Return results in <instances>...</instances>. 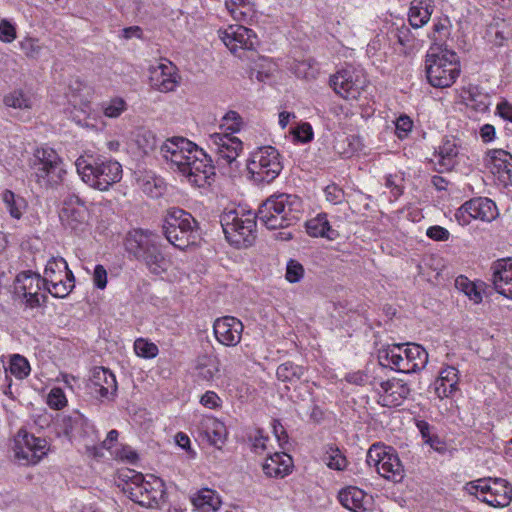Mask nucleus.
<instances>
[{
    "label": "nucleus",
    "instance_id": "obj_1",
    "mask_svg": "<svg viewBox=\"0 0 512 512\" xmlns=\"http://www.w3.org/2000/svg\"><path fill=\"white\" fill-rule=\"evenodd\" d=\"M125 249L130 257L143 263L151 274L161 275L170 267L160 237L150 230L130 231L125 239Z\"/></svg>",
    "mask_w": 512,
    "mask_h": 512
},
{
    "label": "nucleus",
    "instance_id": "obj_2",
    "mask_svg": "<svg viewBox=\"0 0 512 512\" xmlns=\"http://www.w3.org/2000/svg\"><path fill=\"white\" fill-rule=\"evenodd\" d=\"M301 212V199L282 193L268 197L259 206L256 216L268 229L274 230L293 225L299 220Z\"/></svg>",
    "mask_w": 512,
    "mask_h": 512
},
{
    "label": "nucleus",
    "instance_id": "obj_3",
    "mask_svg": "<svg viewBox=\"0 0 512 512\" xmlns=\"http://www.w3.org/2000/svg\"><path fill=\"white\" fill-rule=\"evenodd\" d=\"M75 166L83 182L100 191H107L122 179V166L116 160L82 155Z\"/></svg>",
    "mask_w": 512,
    "mask_h": 512
},
{
    "label": "nucleus",
    "instance_id": "obj_4",
    "mask_svg": "<svg viewBox=\"0 0 512 512\" xmlns=\"http://www.w3.org/2000/svg\"><path fill=\"white\" fill-rule=\"evenodd\" d=\"M126 483L122 491L130 500L148 509H158L166 493L164 482L154 476H144L134 470H128L122 475Z\"/></svg>",
    "mask_w": 512,
    "mask_h": 512
},
{
    "label": "nucleus",
    "instance_id": "obj_5",
    "mask_svg": "<svg viewBox=\"0 0 512 512\" xmlns=\"http://www.w3.org/2000/svg\"><path fill=\"white\" fill-rule=\"evenodd\" d=\"M162 229L168 242L180 250L195 245L200 239L199 223L191 213L179 207L166 211Z\"/></svg>",
    "mask_w": 512,
    "mask_h": 512
},
{
    "label": "nucleus",
    "instance_id": "obj_6",
    "mask_svg": "<svg viewBox=\"0 0 512 512\" xmlns=\"http://www.w3.org/2000/svg\"><path fill=\"white\" fill-rule=\"evenodd\" d=\"M457 54L448 49L431 48L425 57V72L429 84L435 88L450 87L460 75Z\"/></svg>",
    "mask_w": 512,
    "mask_h": 512
},
{
    "label": "nucleus",
    "instance_id": "obj_7",
    "mask_svg": "<svg viewBox=\"0 0 512 512\" xmlns=\"http://www.w3.org/2000/svg\"><path fill=\"white\" fill-rule=\"evenodd\" d=\"M256 214L251 211L240 214L237 210L225 211L220 216L227 241L237 248L251 246L256 239Z\"/></svg>",
    "mask_w": 512,
    "mask_h": 512
},
{
    "label": "nucleus",
    "instance_id": "obj_8",
    "mask_svg": "<svg viewBox=\"0 0 512 512\" xmlns=\"http://www.w3.org/2000/svg\"><path fill=\"white\" fill-rule=\"evenodd\" d=\"M283 169L281 156L272 146L258 147L247 160V170L251 178L258 184H269L274 181Z\"/></svg>",
    "mask_w": 512,
    "mask_h": 512
},
{
    "label": "nucleus",
    "instance_id": "obj_9",
    "mask_svg": "<svg viewBox=\"0 0 512 512\" xmlns=\"http://www.w3.org/2000/svg\"><path fill=\"white\" fill-rule=\"evenodd\" d=\"M33 174L40 187L53 189L64 179L66 169L62 159L51 148L37 149L34 155Z\"/></svg>",
    "mask_w": 512,
    "mask_h": 512
},
{
    "label": "nucleus",
    "instance_id": "obj_10",
    "mask_svg": "<svg viewBox=\"0 0 512 512\" xmlns=\"http://www.w3.org/2000/svg\"><path fill=\"white\" fill-rule=\"evenodd\" d=\"M366 462L370 467H375L383 478L394 483H399L404 478V467L397 451L391 446L372 444L367 451Z\"/></svg>",
    "mask_w": 512,
    "mask_h": 512
},
{
    "label": "nucleus",
    "instance_id": "obj_11",
    "mask_svg": "<svg viewBox=\"0 0 512 512\" xmlns=\"http://www.w3.org/2000/svg\"><path fill=\"white\" fill-rule=\"evenodd\" d=\"M466 490L492 507H505L512 500V487L502 478L478 479L467 483Z\"/></svg>",
    "mask_w": 512,
    "mask_h": 512
},
{
    "label": "nucleus",
    "instance_id": "obj_12",
    "mask_svg": "<svg viewBox=\"0 0 512 512\" xmlns=\"http://www.w3.org/2000/svg\"><path fill=\"white\" fill-rule=\"evenodd\" d=\"M329 83L335 93L346 100L360 99L368 86L365 74L352 67L342 69L332 75Z\"/></svg>",
    "mask_w": 512,
    "mask_h": 512
},
{
    "label": "nucleus",
    "instance_id": "obj_13",
    "mask_svg": "<svg viewBox=\"0 0 512 512\" xmlns=\"http://www.w3.org/2000/svg\"><path fill=\"white\" fill-rule=\"evenodd\" d=\"M48 451V442L20 429L14 438L15 458L22 465L37 464Z\"/></svg>",
    "mask_w": 512,
    "mask_h": 512
},
{
    "label": "nucleus",
    "instance_id": "obj_14",
    "mask_svg": "<svg viewBox=\"0 0 512 512\" xmlns=\"http://www.w3.org/2000/svg\"><path fill=\"white\" fill-rule=\"evenodd\" d=\"M196 149L198 146L195 143L183 137H172L159 145L161 156L170 162L171 168L177 169L182 174Z\"/></svg>",
    "mask_w": 512,
    "mask_h": 512
},
{
    "label": "nucleus",
    "instance_id": "obj_15",
    "mask_svg": "<svg viewBox=\"0 0 512 512\" xmlns=\"http://www.w3.org/2000/svg\"><path fill=\"white\" fill-rule=\"evenodd\" d=\"M210 137L216 146V165L220 168L237 169V158L243 149L242 141L228 134L215 133Z\"/></svg>",
    "mask_w": 512,
    "mask_h": 512
},
{
    "label": "nucleus",
    "instance_id": "obj_16",
    "mask_svg": "<svg viewBox=\"0 0 512 512\" xmlns=\"http://www.w3.org/2000/svg\"><path fill=\"white\" fill-rule=\"evenodd\" d=\"M212 162L211 157L203 149L198 148L194 151V155L183 175L194 186L204 187L210 184V180L215 175V166Z\"/></svg>",
    "mask_w": 512,
    "mask_h": 512
},
{
    "label": "nucleus",
    "instance_id": "obj_17",
    "mask_svg": "<svg viewBox=\"0 0 512 512\" xmlns=\"http://www.w3.org/2000/svg\"><path fill=\"white\" fill-rule=\"evenodd\" d=\"M62 225L75 232L83 231L86 226L87 209L84 201L77 195L67 196L59 213Z\"/></svg>",
    "mask_w": 512,
    "mask_h": 512
},
{
    "label": "nucleus",
    "instance_id": "obj_18",
    "mask_svg": "<svg viewBox=\"0 0 512 512\" xmlns=\"http://www.w3.org/2000/svg\"><path fill=\"white\" fill-rule=\"evenodd\" d=\"M220 38L233 54H236L239 49L255 50L259 45L255 32L242 25L229 26L221 32Z\"/></svg>",
    "mask_w": 512,
    "mask_h": 512
},
{
    "label": "nucleus",
    "instance_id": "obj_19",
    "mask_svg": "<svg viewBox=\"0 0 512 512\" xmlns=\"http://www.w3.org/2000/svg\"><path fill=\"white\" fill-rule=\"evenodd\" d=\"M89 393L96 398L112 400L117 392L115 375L107 368L95 367L87 384Z\"/></svg>",
    "mask_w": 512,
    "mask_h": 512
},
{
    "label": "nucleus",
    "instance_id": "obj_20",
    "mask_svg": "<svg viewBox=\"0 0 512 512\" xmlns=\"http://www.w3.org/2000/svg\"><path fill=\"white\" fill-rule=\"evenodd\" d=\"M243 329V323L233 316L218 318L213 324L217 341L228 347H234L240 343Z\"/></svg>",
    "mask_w": 512,
    "mask_h": 512
},
{
    "label": "nucleus",
    "instance_id": "obj_21",
    "mask_svg": "<svg viewBox=\"0 0 512 512\" xmlns=\"http://www.w3.org/2000/svg\"><path fill=\"white\" fill-rule=\"evenodd\" d=\"M383 395L380 396L379 403L383 407H398L410 395L411 388L403 379L392 378L380 384Z\"/></svg>",
    "mask_w": 512,
    "mask_h": 512
},
{
    "label": "nucleus",
    "instance_id": "obj_22",
    "mask_svg": "<svg viewBox=\"0 0 512 512\" xmlns=\"http://www.w3.org/2000/svg\"><path fill=\"white\" fill-rule=\"evenodd\" d=\"M494 289L502 296L512 299V261L500 259L492 266Z\"/></svg>",
    "mask_w": 512,
    "mask_h": 512
},
{
    "label": "nucleus",
    "instance_id": "obj_23",
    "mask_svg": "<svg viewBox=\"0 0 512 512\" xmlns=\"http://www.w3.org/2000/svg\"><path fill=\"white\" fill-rule=\"evenodd\" d=\"M340 504L352 512H368L370 497L360 488L348 486L341 489L337 496Z\"/></svg>",
    "mask_w": 512,
    "mask_h": 512
},
{
    "label": "nucleus",
    "instance_id": "obj_24",
    "mask_svg": "<svg viewBox=\"0 0 512 512\" xmlns=\"http://www.w3.org/2000/svg\"><path fill=\"white\" fill-rule=\"evenodd\" d=\"M176 70L172 62L160 63L152 71V86L161 92L173 91L178 83Z\"/></svg>",
    "mask_w": 512,
    "mask_h": 512
},
{
    "label": "nucleus",
    "instance_id": "obj_25",
    "mask_svg": "<svg viewBox=\"0 0 512 512\" xmlns=\"http://www.w3.org/2000/svg\"><path fill=\"white\" fill-rule=\"evenodd\" d=\"M458 370L452 366L442 369L433 387L438 398L451 397L458 390Z\"/></svg>",
    "mask_w": 512,
    "mask_h": 512
},
{
    "label": "nucleus",
    "instance_id": "obj_26",
    "mask_svg": "<svg viewBox=\"0 0 512 512\" xmlns=\"http://www.w3.org/2000/svg\"><path fill=\"white\" fill-rule=\"evenodd\" d=\"M403 346L404 344H394L391 347L380 350L378 353L380 364L390 367L397 372L410 373L407 362L405 361Z\"/></svg>",
    "mask_w": 512,
    "mask_h": 512
},
{
    "label": "nucleus",
    "instance_id": "obj_27",
    "mask_svg": "<svg viewBox=\"0 0 512 512\" xmlns=\"http://www.w3.org/2000/svg\"><path fill=\"white\" fill-rule=\"evenodd\" d=\"M293 461L285 452L270 455L263 464V472L268 477L283 478L291 472Z\"/></svg>",
    "mask_w": 512,
    "mask_h": 512
},
{
    "label": "nucleus",
    "instance_id": "obj_28",
    "mask_svg": "<svg viewBox=\"0 0 512 512\" xmlns=\"http://www.w3.org/2000/svg\"><path fill=\"white\" fill-rule=\"evenodd\" d=\"M64 433L67 436H85L93 431V425L79 411L74 410L62 419Z\"/></svg>",
    "mask_w": 512,
    "mask_h": 512
},
{
    "label": "nucleus",
    "instance_id": "obj_29",
    "mask_svg": "<svg viewBox=\"0 0 512 512\" xmlns=\"http://www.w3.org/2000/svg\"><path fill=\"white\" fill-rule=\"evenodd\" d=\"M433 0H413L409 9V23L413 28H421L433 13Z\"/></svg>",
    "mask_w": 512,
    "mask_h": 512
},
{
    "label": "nucleus",
    "instance_id": "obj_30",
    "mask_svg": "<svg viewBox=\"0 0 512 512\" xmlns=\"http://www.w3.org/2000/svg\"><path fill=\"white\" fill-rule=\"evenodd\" d=\"M468 208L471 210L473 219L491 222L498 216L495 203L486 197H478L468 200Z\"/></svg>",
    "mask_w": 512,
    "mask_h": 512
},
{
    "label": "nucleus",
    "instance_id": "obj_31",
    "mask_svg": "<svg viewBox=\"0 0 512 512\" xmlns=\"http://www.w3.org/2000/svg\"><path fill=\"white\" fill-rule=\"evenodd\" d=\"M493 173L503 176L506 174L508 178L512 174V155L503 149H493L487 152L486 158Z\"/></svg>",
    "mask_w": 512,
    "mask_h": 512
},
{
    "label": "nucleus",
    "instance_id": "obj_32",
    "mask_svg": "<svg viewBox=\"0 0 512 512\" xmlns=\"http://www.w3.org/2000/svg\"><path fill=\"white\" fill-rule=\"evenodd\" d=\"M306 231L311 237H323L328 240H335L338 238L339 233L333 229L324 213L318 214L306 222Z\"/></svg>",
    "mask_w": 512,
    "mask_h": 512
},
{
    "label": "nucleus",
    "instance_id": "obj_33",
    "mask_svg": "<svg viewBox=\"0 0 512 512\" xmlns=\"http://www.w3.org/2000/svg\"><path fill=\"white\" fill-rule=\"evenodd\" d=\"M486 35L495 46H503L508 39L512 38L511 24L505 19L493 18L487 27Z\"/></svg>",
    "mask_w": 512,
    "mask_h": 512
},
{
    "label": "nucleus",
    "instance_id": "obj_34",
    "mask_svg": "<svg viewBox=\"0 0 512 512\" xmlns=\"http://www.w3.org/2000/svg\"><path fill=\"white\" fill-rule=\"evenodd\" d=\"M45 287L46 284L39 274L23 271L16 277L14 292L17 296H20L22 292H40Z\"/></svg>",
    "mask_w": 512,
    "mask_h": 512
},
{
    "label": "nucleus",
    "instance_id": "obj_35",
    "mask_svg": "<svg viewBox=\"0 0 512 512\" xmlns=\"http://www.w3.org/2000/svg\"><path fill=\"white\" fill-rule=\"evenodd\" d=\"M406 348L403 350L407 367L410 373L417 372L425 368L428 362L427 351L419 344H404Z\"/></svg>",
    "mask_w": 512,
    "mask_h": 512
},
{
    "label": "nucleus",
    "instance_id": "obj_36",
    "mask_svg": "<svg viewBox=\"0 0 512 512\" xmlns=\"http://www.w3.org/2000/svg\"><path fill=\"white\" fill-rule=\"evenodd\" d=\"M438 164L441 166V172L444 170H451L456 164L458 156V147L454 139H443L441 145L436 150Z\"/></svg>",
    "mask_w": 512,
    "mask_h": 512
},
{
    "label": "nucleus",
    "instance_id": "obj_37",
    "mask_svg": "<svg viewBox=\"0 0 512 512\" xmlns=\"http://www.w3.org/2000/svg\"><path fill=\"white\" fill-rule=\"evenodd\" d=\"M306 370L304 366L287 361L277 367L276 376L282 382L296 384L302 380Z\"/></svg>",
    "mask_w": 512,
    "mask_h": 512
},
{
    "label": "nucleus",
    "instance_id": "obj_38",
    "mask_svg": "<svg viewBox=\"0 0 512 512\" xmlns=\"http://www.w3.org/2000/svg\"><path fill=\"white\" fill-rule=\"evenodd\" d=\"M219 360L207 354L200 355L196 359L195 369L197 376L205 381H210L219 372Z\"/></svg>",
    "mask_w": 512,
    "mask_h": 512
},
{
    "label": "nucleus",
    "instance_id": "obj_39",
    "mask_svg": "<svg viewBox=\"0 0 512 512\" xmlns=\"http://www.w3.org/2000/svg\"><path fill=\"white\" fill-rule=\"evenodd\" d=\"M192 502L196 508L204 512L209 510L216 511L221 505V500L216 491L209 488H203L198 491L192 498Z\"/></svg>",
    "mask_w": 512,
    "mask_h": 512
},
{
    "label": "nucleus",
    "instance_id": "obj_40",
    "mask_svg": "<svg viewBox=\"0 0 512 512\" xmlns=\"http://www.w3.org/2000/svg\"><path fill=\"white\" fill-rule=\"evenodd\" d=\"M65 280L62 277L56 278L53 282H48L45 290H47L53 297L64 298L74 288V275L72 271L67 270L65 273Z\"/></svg>",
    "mask_w": 512,
    "mask_h": 512
},
{
    "label": "nucleus",
    "instance_id": "obj_41",
    "mask_svg": "<svg viewBox=\"0 0 512 512\" xmlns=\"http://www.w3.org/2000/svg\"><path fill=\"white\" fill-rule=\"evenodd\" d=\"M3 103L7 107L15 109H31L33 99L28 92L22 89H15L4 96Z\"/></svg>",
    "mask_w": 512,
    "mask_h": 512
},
{
    "label": "nucleus",
    "instance_id": "obj_42",
    "mask_svg": "<svg viewBox=\"0 0 512 512\" xmlns=\"http://www.w3.org/2000/svg\"><path fill=\"white\" fill-rule=\"evenodd\" d=\"M2 200L13 218L20 219L22 217L23 211L27 207L23 197L14 194L11 190H5L2 193Z\"/></svg>",
    "mask_w": 512,
    "mask_h": 512
},
{
    "label": "nucleus",
    "instance_id": "obj_43",
    "mask_svg": "<svg viewBox=\"0 0 512 512\" xmlns=\"http://www.w3.org/2000/svg\"><path fill=\"white\" fill-rule=\"evenodd\" d=\"M455 286L475 304L482 301L480 287L476 283L470 281L467 277L463 275L458 276L455 280Z\"/></svg>",
    "mask_w": 512,
    "mask_h": 512
},
{
    "label": "nucleus",
    "instance_id": "obj_44",
    "mask_svg": "<svg viewBox=\"0 0 512 512\" xmlns=\"http://www.w3.org/2000/svg\"><path fill=\"white\" fill-rule=\"evenodd\" d=\"M323 461L329 468L338 471L344 470L347 466L346 457L341 453L338 447L332 445L326 447Z\"/></svg>",
    "mask_w": 512,
    "mask_h": 512
},
{
    "label": "nucleus",
    "instance_id": "obj_45",
    "mask_svg": "<svg viewBox=\"0 0 512 512\" xmlns=\"http://www.w3.org/2000/svg\"><path fill=\"white\" fill-rule=\"evenodd\" d=\"M68 265L67 262L63 259H51L48 261L45 270H44V277L42 280L47 285L48 282H53L56 278L62 277V273L64 274L67 272Z\"/></svg>",
    "mask_w": 512,
    "mask_h": 512
},
{
    "label": "nucleus",
    "instance_id": "obj_46",
    "mask_svg": "<svg viewBox=\"0 0 512 512\" xmlns=\"http://www.w3.org/2000/svg\"><path fill=\"white\" fill-rule=\"evenodd\" d=\"M225 433L226 429L224 424L216 419L210 420V425L206 427V435L209 442L217 447L224 444Z\"/></svg>",
    "mask_w": 512,
    "mask_h": 512
},
{
    "label": "nucleus",
    "instance_id": "obj_47",
    "mask_svg": "<svg viewBox=\"0 0 512 512\" xmlns=\"http://www.w3.org/2000/svg\"><path fill=\"white\" fill-rule=\"evenodd\" d=\"M9 370L16 378L24 379L29 375L31 369L28 360L24 356L14 354L10 358Z\"/></svg>",
    "mask_w": 512,
    "mask_h": 512
},
{
    "label": "nucleus",
    "instance_id": "obj_48",
    "mask_svg": "<svg viewBox=\"0 0 512 512\" xmlns=\"http://www.w3.org/2000/svg\"><path fill=\"white\" fill-rule=\"evenodd\" d=\"M469 101L471 102V106L477 111L481 113H485L489 110L491 105V99L488 94H482L478 91V88H471L469 90Z\"/></svg>",
    "mask_w": 512,
    "mask_h": 512
},
{
    "label": "nucleus",
    "instance_id": "obj_49",
    "mask_svg": "<svg viewBox=\"0 0 512 512\" xmlns=\"http://www.w3.org/2000/svg\"><path fill=\"white\" fill-rule=\"evenodd\" d=\"M225 5L235 18L243 20L253 11L249 0H225Z\"/></svg>",
    "mask_w": 512,
    "mask_h": 512
},
{
    "label": "nucleus",
    "instance_id": "obj_50",
    "mask_svg": "<svg viewBox=\"0 0 512 512\" xmlns=\"http://www.w3.org/2000/svg\"><path fill=\"white\" fill-rule=\"evenodd\" d=\"M126 108V102L119 97L110 99L109 101L102 104L103 113L106 117L109 118L119 117L126 110Z\"/></svg>",
    "mask_w": 512,
    "mask_h": 512
},
{
    "label": "nucleus",
    "instance_id": "obj_51",
    "mask_svg": "<svg viewBox=\"0 0 512 512\" xmlns=\"http://www.w3.org/2000/svg\"><path fill=\"white\" fill-rule=\"evenodd\" d=\"M268 439L269 437L260 428H255L247 433V440L255 453H260L266 449Z\"/></svg>",
    "mask_w": 512,
    "mask_h": 512
},
{
    "label": "nucleus",
    "instance_id": "obj_52",
    "mask_svg": "<svg viewBox=\"0 0 512 512\" xmlns=\"http://www.w3.org/2000/svg\"><path fill=\"white\" fill-rule=\"evenodd\" d=\"M395 37L398 43L403 46L405 52L415 48L417 39L408 26L402 25L398 27L395 31Z\"/></svg>",
    "mask_w": 512,
    "mask_h": 512
},
{
    "label": "nucleus",
    "instance_id": "obj_53",
    "mask_svg": "<svg viewBox=\"0 0 512 512\" xmlns=\"http://www.w3.org/2000/svg\"><path fill=\"white\" fill-rule=\"evenodd\" d=\"M243 124L244 122L240 114L230 110L223 116L221 126L231 133H236L241 130Z\"/></svg>",
    "mask_w": 512,
    "mask_h": 512
},
{
    "label": "nucleus",
    "instance_id": "obj_54",
    "mask_svg": "<svg viewBox=\"0 0 512 512\" xmlns=\"http://www.w3.org/2000/svg\"><path fill=\"white\" fill-rule=\"evenodd\" d=\"M135 353L143 358H154L158 354V347L145 339L139 338L134 343Z\"/></svg>",
    "mask_w": 512,
    "mask_h": 512
},
{
    "label": "nucleus",
    "instance_id": "obj_55",
    "mask_svg": "<svg viewBox=\"0 0 512 512\" xmlns=\"http://www.w3.org/2000/svg\"><path fill=\"white\" fill-rule=\"evenodd\" d=\"M20 49L26 57L36 59L42 51V46L38 39L27 37L20 42Z\"/></svg>",
    "mask_w": 512,
    "mask_h": 512
},
{
    "label": "nucleus",
    "instance_id": "obj_56",
    "mask_svg": "<svg viewBox=\"0 0 512 512\" xmlns=\"http://www.w3.org/2000/svg\"><path fill=\"white\" fill-rule=\"evenodd\" d=\"M47 404L50 408L60 410L67 404L65 393L61 388H53L48 394Z\"/></svg>",
    "mask_w": 512,
    "mask_h": 512
},
{
    "label": "nucleus",
    "instance_id": "obj_57",
    "mask_svg": "<svg viewBox=\"0 0 512 512\" xmlns=\"http://www.w3.org/2000/svg\"><path fill=\"white\" fill-rule=\"evenodd\" d=\"M304 275V268L303 266L296 260H290L287 263L286 268V280L290 283H297L299 282Z\"/></svg>",
    "mask_w": 512,
    "mask_h": 512
},
{
    "label": "nucleus",
    "instance_id": "obj_58",
    "mask_svg": "<svg viewBox=\"0 0 512 512\" xmlns=\"http://www.w3.org/2000/svg\"><path fill=\"white\" fill-rule=\"evenodd\" d=\"M137 142L145 154L154 151L158 147V139L151 131H145L139 135Z\"/></svg>",
    "mask_w": 512,
    "mask_h": 512
},
{
    "label": "nucleus",
    "instance_id": "obj_59",
    "mask_svg": "<svg viewBox=\"0 0 512 512\" xmlns=\"http://www.w3.org/2000/svg\"><path fill=\"white\" fill-rule=\"evenodd\" d=\"M412 127L413 122L410 117L402 115L395 122V133L399 139H404L411 132Z\"/></svg>",
    "mask_w": 512,
    "mask_h": 512
},
{
    "label": "nucleus",
    "instance_id": "obj_60",
    "mask_svg": "<svg viewBox=\"0 0 512 512\" xmlns=\"http://www.w3.org/2000/svg\"><path fill=\"white\" fill-rule=\"evenodd\" d=\"M16 38L15 27L7 20L0 22V40L5 43H10Z\"/></svg>",
    "mask_w": 512,
    "mask_h": 512
},
{
    "label": "nucleus",
    "instance_id": "obj_61",
    "mask_svg": "<svg viewBox=\"0 0 512 512\" xmlns=\"http://www.w3.org/2000/svg\"><path fill=\"white\" fill-rule=\"evenodd\" d=\"M454 217L458 224H460L461 226H466L470 224L471 220L473 219V216L471 210H469L468 208V201H466L456 210Z\"/></svg>",
    "mask_w": 512,
    "mask_h": 512
},
{
    "label": "nucleus",
    "instance_id": "obj_62",
    "mask_svg": "<svg viewBox=\"0 0 512 512\" xmlns=\"http://www.w3.org/2000/svg\"><path fill=\"white\" fill-rule=\"evenodd\" d=\"M326 200L333 203L339 204L344 199V191L336 185H328L325 190Z\"/></svg>",
    "mask_w": 512,
    "mask_h": 512
},
{
    "label": "nucleus",
    "instance_id": "obj_63",
    "mask_svg": "<svg viewBox=\"0 0 512 512\" xmlns=\"http://www.w3.org/2000/svg\"><path fill=\"white\" fill-rule=\"evenodd\" d=\"M426 235L434 241H447L450 233L446 228L435 225L427 229Z\"/></svg>",
    "mask_w": 512,
    "mask_h": 512
},
{
    "label": "nucleus",
    "instance_id": "obj_64",
    "mask_svg": "<svg viewBox=\"0 0 512 512\" xmlns=\"http://www.w3.org/2000/svg\"><path fill=\"white\" fill-rule=\"evenodd\" d=\"M294 134L302 143H308L313 139V131L309 123H303L298 126Z\"/></svg>",
    "mask_w": 512,
    "mask_h": 512
}]
</instances>
